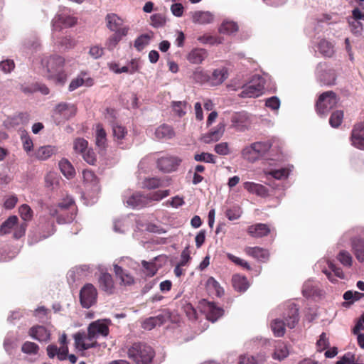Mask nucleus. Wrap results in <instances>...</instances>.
Wrapping results in <instances>:
<instances>
[{
	"label": "nucleus",
	"instance_id": "obj_1",
	"mask_svg": "<svg viewBox=\"0 0 364 364\" xmlns=\"http://www.w3.org/2000/svg\"><path fill=\"white\" fill-rule=\"evenodd\" d=\"M107 320H97L90 323L87 327V333L78 332L74 335L75 346L79 350H85L99 346L97 338L107 337L109 333Z\"/></svg>",
	"mask_w": 364,
	"mask_h": 364
},
{
	"label": "nucleus",
	"instance_id": "obj_2",
	"mask_svg": "<svg viewBox=\"0 0 364 364\" xmlns=\"http://www.w3.org/2000/svg\"><path fill=\"white\" fill-rule=\"evenodd\" d=\"M243 77L244 75H240L232 80L231 83H229V90L236 91L238 89H242L238 94L241 98H255L262 95L266 81L264 76L255 75L249 83H245Z\"/></svg>",
	"mask_w": 364,
	"mask_h": 364
},
{
	"label": "nucleus",
	"instance_id": "obj_3",
	"mask_svg": "<svg viewBox=\"0 0 364 364\" xmlns=\"http://www.w3.org/2000/svg\"><path fill=\"white\" fill-rule=\"evenodd\" d=\"M42 65L46 71V77L55 84L64 85L67 81V73L64 70L65 60L63 56L52 55L42 60Z\"/></svg>",
	"mask_w": 364,
	"mask_h": 364
},
{
	"label": "nucleus",
	"instance_id": "obj_4",
	"mask_svg": "<svg viewBox=\"0 0 364 364\" xmlns=\"http://www.w3.org/2000/svg\"><path fill=\"white\" fill-rule=\"evenodd\" d=\"M283 320L275 318L271 323V328L277 337H282L285 333V326L294 328L299 321V309L294 303L287 305V308L283 314Z\"/></svg>",
	"mask_w": 364,
	"mask_h": 364
},
{
	"label": "nucleus",
	"instance_id": "obj_5",
	"mask_svg": "<svg viewBox=\"0 0 364 364\" xmlns=\"http://www.w3.org/2000/svg\"><path fill=\"white\" fill-rule=\"evenodd\" d=\"M127 355L136 364H152L155 351L149 345L135 343L128 349Z\"/></svg>",
	"mask_w": 364,
	"mask_h": 364
},
{
	"label": "nucleus",
	"instance_id": "obj_6",
	"mask_svg": "<svg viewBox=\"0 0 364 364\" xmlns=\"http://www.w3.org/2000/svg\"><path fill=\"white\" fill-rule=\"evenodd\" d=\"M74 200L71 198H66L57 205L48 207L49 214L55 217L59 224L68 223L74 219L73 214L68 213L70 208H73Z\"/></svg>",
	"mask_w": 364,
	"mask_h": 364
},
{
	"label": "nucleus",
	"instance_id": "obj_7",
	"mask_svg": "<svg viewBox=\"0 0 364 364\" xmlns=\"http://www.w3.org/2000/svg\"><path fill=\"white\" fill-rule=\"evenodd\" d=\"M337 102L336 95L333 91L322 93L316 105L318 114L321 117L326 116L336 105Z\"/></svg>",
	"mask_w": 364,
	"mask_h": 364
},
{
	"label": "nucleus",
	"instance_id": "obj_8",
	"mask_svg": "<svg viewBox=\"0 0 364 364\" xmlns=\"http://www.w3.org/2000/svg\"><path fill=\"white\" fill-rule=\"evenodd\" d=\"M58 341L61 346L60 348H58L57 346L53 344L48 345L46 348L47 354L50 358H53L55 356H57L59 360H65L67 359V355L68 353L66 334H62L59 338Z\"/></svg>",
	"mask_w": 364,
	"mask_h": 364
},
{
	"label": "nucleus",
	"instance_id": "obj_9",
	"mask_svg": "<svg viewBox=\"0 0 364 364\" xmlns=\"http://www.w3.org/2000/svg\"><path fill=\"white\" fill-rule=\"evenodd\" d=\"M97 292L92 284H86L80 291V301L83 308L88 309L97 301Z\"/></svg>",
	"mask_w": 364,
	"mask_h": 364
},
{
	"label": "nucleus",
	"instance_id": "obj_10",
	"mask_svg": "<svg viewBox=\"0 0 364 364\" xmlns=\"http://www.w3.org/2000/svg\"><path fill=\"white\" fill-rule=\"evenodd\" d=\"M316 76L321 83L326 85H333L336 80L334 70L328 68L324 63H320L316 66Z\"/></svg>",
	"mask_w": 364,
	"mask_h": 364
},
{
	"label": "nucleus",
	"instance_id": "obj_11",
	"mask_svg": "<svg viewBox=\"0 0 364 364\" xmlns=\"http://www.w3.org/2000/svg\"><path fill=\"white\" fill-rule=\"evenodd\" d=\"M76 106L67 102H60L54 109V114L58 115L63 120L70 119L76 114Z\"/></svg>",
	"mask_w": 364,
	"mask_h": 364
},
{
	"label": "nucleus",
	"instance_id": "obj_12",
	"mask_svg": "<svg viewBox=\"0 0 364 364\" xmlns=\"http://www.w3.org/2000/svg\"><path fill=\"white\" fill-rule=\"evenodd\" d=\"M232 127L237 131H245L250 126V119L247 112L234 114L231 117Z\"/></svg>",
	"mask_w": 364,
	"mask_h": 364
},
{
	"label": "nucleus",
	"instance_id": "obj_13",
	"mask_svg": "<svg viewBox=\"0 0 364 364\" xmlns=\"http://www.w3.org/2000/svg\"><path fill=\"white\" fill-rule=\"evenodd\" d=\"M106 21L107 28L114 33H117L122 30L125 31V33H128L129 27L124 25L123 20L115 14H108L106 16Z\"/></svg>",
	"mask_w": 364,
	"mask_h": 364
},
{
	"label": "nucleus",
	"instance_id": "obj_14",
	"mask_svg": "<svg viewBox=\"0 0 364 364\" xmlns=\"http://www.w3.org/2000/svg\"><path fill=\"white\" fill-rule=\"evenodd\" d=\"M226 124L224 122H220L217 127L212 129L202 136V140L205 144L218 141L223 135L225 131Z\"/></svg>",
	"mask_w": 364,
	"mask_h": 364
},
{
	"label": "nucleus",
	"instance_id": "obj_15",
	"mask_svg": "<svg viewBox=\"0 0 364 364\" xmlns=\"http://www.w3.org/2000/svg\"><path fill=\"white\" fill-rule=\"evenodd\" d=\"M181 160L173 156L161 157L157 161L158 168L164 172L175 171L179 165Z\"/></svg>",
	"mask_w": 364,
	"mask_h": 364
},
{
	"label": "nucleus",
	"instance_id": "obj_16",
	"mask_svg": "<svg viewBox=\"0 0 364 364\" xmlns=\"http://www.w3.org/2000/svg\"><path fill=\"white\" fill-rule=\"evenodd\" d=\"M53 27L55 30L60 31L63 28L72 27L77 23V18L63 14L57 15L53 20Z\"/></svg>",
	"mask_w": 364,
	"mask_h": 364
},
{
	"label": "nucleus",
	"instance_id": "obj_17",
	"mask_svg": "<svg viewBox=\"0 0 364 364\" xmlns=\"http://www.w3.org/2000/svg\"><path fill=\"white\" fill-rule=\"evenodd\" d=\"M328 269H323L322 272L326 274L328 280L332 283L338 282L337 278L343 279H345V274L341 267H337L332 262H328Z\"/></svg>",
	"mask_w": 364,
	"mask_h": 364
},
{
	"label": "nucleus",
	"instance_id": "obj_18",
	"mask_svg": "<svg viewBox=\"0 0 364 364\" xmlns=\"http://www.w3.org/2000/svg\"><path fill=\"white\" fill-rule=\"evenodd\" d=\"M28 335L40 342H47L50 340L49 331L43 326H34L29 329Z\"/></svg>",
	"mask_w": 364,
	"mask_h": 364
},
{
	"label": "nucleus",
	"instance_id": "obj_19",
	"mask_svg": "<svg viewBox=\"0 0 364 364\" xmlns=\"http://www.w3.org/2000/svg\"><path fill=\"white\" fill-rule=\"evenodd\" d=\"M193 23L209 24L214 20V15L210 11H196L190 13Z\"/></svg>",
	"mask_w": 364,
	"mask_h": 364
},
{
	"label": "nucleus",
	"instance_id": "obj_20",
	"mask_svg": "<svg viewBox=\"0 0 364 364\" xmlns=\"http://www.w3.org/2000/svg\"><path fill=\"white\" fill-rule=\"evenodd\" d=\"M126 203L133 208H142L148 205V198L146 195L136 192L127 199Z\"/></svg>",
	"mask_w": 364,
	"mask_h": 364
},
{
	"label": "nucleus",
	"instance_id": "obj_21",
	"mask_svg": "<svg viewBox=\"0 0 364 364\" xmlns=\"http://www.w3.org/2000/svg\"><path fill=\"white\" fill-rule=\"evenodd\" d=\"M99 287L100 288L107 293L112 294L114 291V285L112 277L109 273H102L99 277Z\"/></svg>",
	"mask_w": 364,
	"mask_h": 364
},
{
	"label": "nucleus",
	"instance_id": "obj_22",
	"mask_svg": "<svg viewBox=\"0 0 364 364\" xmlns=\"http://www.w3.org/2000/svg\"><path fill=\"white\" fill-rule=\"evenodd\" d=\"M204 311L206 314V318L208 320L214 322L217 321L223 314V311L217 307L214 303L205 302Z\"/></svg>",
	"mask_w": 364,
	"mask_h": 364
},
{
	"label": "nucleus",
	"instance_id": "obj_23",
	"mask_svg": "<svg viewBox=\"0 0 364 364\" xmlns=\"http://www.w3.org/2000/svg\"><path fill=\"white\" fill-rule=\"evenodd\" d=\"M205 288L208 293L211 296L221 297L225 294L224 289L220 286L219 282L212 277L208 279Z\"/></svg>",
	"mask_w": 364,
	"mask_h": 364
},
{
	"label": "nucleus",
	"instance_id": "obj_24",
	"mask_svg": "<svg viewBox=\"0 0 364 364\" xmlns=\"http://www.w3.org/2000/svg\"><path fill=\"white\" fill-rule=\"evenodd\" d=\"M271 232L269 226L264 223H257L248 228L249 234L254 237H262Z\"/></svg>",
	"mask_w": 364,
	"mask_h": 364
},
{
	"label": "nucleus",
	"instance_id": "obj_25",
	"mask_svg": "<svg viewBox=\"0 0 364 364\" xmlns=\"http://www.w3.org/2000/svg\"><path fill=\"white\" fill-rule=\"evenodd\" d=\"M155 136L157 139H170L175 136V132L172 127L163 124L155 130Z\"/></svg>",
	"mask_w": 364,
	"mask_h": 364
},
{
	"label": "nucleus",
	"instance_id": "obj_26",
	"mask_svg": "<svg viewBox=\"0 0 364 364\" xmlns=\"http://www.w3.org/2000/svg\"><path fill=\"white\" fill-rule=\"evenodd\" d=\"M107 133L102 124H97L95 130V144L100 149H105L107 145Z\"/></svg>",
	"mask_w": 364,
	"mask_h": 364
},
{
	"label": "nucleus",
	"instance_id": "obj_27",
	"mask_svg": "<svg viewBox=\"0 0 364 364\" xmlns=\"http://www.w3.org/2000/svg\"><path fill=\"white\" fill-rule=\"evenodd\" d=\"M245 252L248 255L257 259L259 261L263 262H266L268 259L269 255V252L267 250L259 247H247L245 249Z\"/></svg>",
	"mask_w": 364,
	"mask_h": 364
},
{
	"label": "nucleus",
	"instance_id": "obj_28",
	"mask_svg": "<svg viewBox=\"0 0 364 364\" xmlns=\"http://www.w3.org/2000/svg\"><path fill=\"white\" fill-rule=\"evenodd\" d=\"M208 56L206 50L203 48H194L188 55V60L193 64L201 63Z\"/></svg>",
	"mask_w": 364,
	"mask_h": 364
},
{
	"label": "nucleus",
	"instance_id": "obj_29",
	"mask_svg": "<svg viewBox=\"0 0 364 364\" xmlns=\"http://www.w3.org/2000/svg\"><path fill=\"white\" fill-rule=\"evenodd\" d=\"M244 188L250 193L256 194L260 197H265L268 195V189L263 185L254 182H245Z\"/></svg>",
	"mask_w": 364,
	"mask_h": 364
},
{
	"label": "nucleus",
	"instance_id": "obj_30",
	"mask_svg": "<svg viewBox=\"0 0 364 364\" xmlns=\"http://www.w3.org/2000/svg\"><path fill=\"white\" fill-rule=\"evenodd\" d=\"M232 287L239 292H245L250 287V283L245 276L235 274L232 278Z\"/></svg>",
	"mask_w": 364,
	"mask_h": 364
},
{
	"label": "nucleus",
	"instance_id": "obj_31",
	"mask_svg": "<svg viewBox=\"0 0 364 364\" xmlns=\"http://www.w3.org/2000/svg\"><path fill=\"white\" fill-rule=\"evenodd\" d=\"M352 248L356 259L360 262H364V240L354 238L351 241Z\"/></svg>",
	"mask_w": 364,
	"mask_h": 364
},
{
	"label": "nucleus",
	"instance_id": "obj_32",
	"mask_svg": "<svg viewBox=\"0 0 364 364\" xmlns=\"http://www.w3.org/2000/svg\"><path fill=\"white\" fill-rule=\"evenodd\" d=\"M56 151L55 146H43L38 148L35 151V157L41 161H45L49 159Z\"/></svg>",
	"mask_w": 364,
	"mask_h": 364
},
{
	"label": "nucleus",
	"instance_id": "obj_33",
	"mask_svg": "<svg viewBox=\"0 0 364 364\" xmlns=\"http://www.w3.org/2000/svg\"><path fill=\"white\" fill-rule=\"evenodd\" d=\"M290 170L287 168H281L278 169H271L265 171L267 178L269 179L270 177L277 180H283L288 178Z\"/></svg>",
	"mask_w": 364,
	"mask_h": 364
},
{
	"label": "nucleus",
	"instance_id": "obj_34",
	"mask_svg": "<svg viewBox=\"0 0 364 364\" xmlns=\"http://www.w3.org/2000/svg\"><path fill=\"white\" fill-rule=\"evenodd\" d=\"M318 291V284L313 280H307L304 282L302 287V294L306 298L317 294Z\"/></svg>",
	"mask_w": 364,
	"mask_h": 364
},
{
	"label": "nucleus",
	"instance_id": "obj_35",
	"mask_svg": "<svg viewBox=\"0 0 364 364\" xmlns=\"http://www.w3.org/2000/svg\"><path fill=\"white\" fill-rule=\"evenodd\" d=\"M112 132L114 140L118 144H122L123 143V140L127 135V130L126 127L117 124H114L112 125Z\"/></svg>",
	"mask_w": 364,
	"mask_h": 364
},
{
	"label": "nucleus",
	"instance_id": "obj_36",
	"mask_svg": "<svg viewBox=\"0 0 364 364\" xmlns=\"http://www.w3.org/2000/svg\"><path fill=\"white\" fill-rule=\"evenodd\" d=\"M59 168L62 173L67 178H72L75 175V171L71 163L67 159H62L59 162Z\"/></svg>",
	"mask_w": 364,
	"mask_h": 364
},
{
	"label": "nucleus",
	"instance_id": "obj_37",
	"mask_svg": "<svg viewBox=\"0 0 364 364\" xmlns=\"http://www.w3.org/2000/svg\"><path fill=\"white\" fill-rule=\"evenodd\" d=\"M127 35V33H125L124 30L120 31L119 33H114L106 41L105 46L109 50H112L122 40V37Z\"/></svg>",
	"mask_w": 364,
	"mask_h": 364
},
{
	"label": "nucleus",
	"instance_id": "obj_38",
	"mask_svg": "<svg viewBox=\"0 0 364 364\" xmlns=\"http://www.w3.org/2000/svg\"><path fill=\"white\" fill-rule=\"evenodd\" d=\"M271 146L272 144L269 141H257L252 144L249 150H255L261 157L270 149Z\"/></svg>",
	"mask_w": 364,
	"mask_h": 364
},
{
	"label": "nucleus",
	"instance_id": "obj_39",
	"mask_svg": "<svg viewBox=\"0 0 364 364\" xmlns=\"http://www.w3.org/2000/svg\"><path fill=\"white\" fill-rule=\"evenodd\" d=\"M114 270L115 274L120 278L122 283L124 284L131 285L134 283V280L133 277L126 273L121 267L115 264L114 266Z\"/></svg>",
	"mask_w": 364,
	"mask_h": 364
},
{
	"label": "nucleus",
	"instance_id": "obj_40",
	"mask_svg": "<svg viewBox=\"0 0 364 364\" xmlns=\"http://www.w3.org/2000/svg\"><path fill=\"white\" fill-rule=\"evenodd\" d=\"M289 355V350L287 346L283 342H278L275 346V350L273 354V358L282 360L287 358Z\"/></svg>",
	"mask_w": 364,
	"mask_h": 364
},
{
	"label": "nucleus",
	"instance_id": "obj_41",
	"mask_svg": "<svg viewBox=\"0 0 364 364\" xmlns=\"http://www.w3.org/2000/svg\"><path fill=\"white\" fill-rule=\"evenodd\" d=\"M18 219L17 216H10L6 220H5L0 227L1 235H6L11 232L15 225H17Z\"/></svg>",
	"mask_w": 364,
	"mask_h": 364
},
{
	"label": "nucleus",
	"instance_id": "obj_42",
	"mask_svg": "<svg viewBox=\"0 0 364 364\" xmlns=\"http://www.w3.org/2000/svg\"><path fill=\"white\" fill-rule=\"evenodd\" d=\"M318 50L326 57H331L334 53L333 45L326 39H323L319 42Z\"/></svg>",
	"mask_w": 364,
	"mask_h": 364
},
{
	"label": "nucleus",
	"instance_id": "obj_43",
	"mask_svg": "<svg viewBox=\"0 0 364 364\" xmlns=\"http://www.w3.org/2000/svg\"><path fill=\"white\" fill-rule=\"evenodd\" d=\"M265 360L264 355H258L257 357L250 355H242L240 356L238 364H259Z\"/></svg>",
	"mask_w": 364,
	"mask_h": 364
},
{
	"label": "nucleus",
	"instance_id": "obj_44",
	"mask_svg": "<svg viewBox=\"0 0 364 364\" xmlns=\"http://www.w3.org/2000/svg\"><path fill=\"white\" fill-rule=\"evenodd\" d=\"M198 40L204 44H210V45H218L223 43L224 41L223 38L220 36H210V35H203L200 36Z\"/></svg>",
	"mask_w": 364,
	"mask_h": 364
},
{
	"label": "nucleus",
	"instance_id": "obj_45",
	"mask_svg": "<svg viewBox=\"0 0 364 364\" xmlns=\"http://www.w3.org/2000/svg\"><path fill=\"white\" fill-rule=\"evenodd\" d=\"M163 186V180L159 178H146L143 182V187L149 190L156 189Z\"/></svg>",
	"mask_w": 364,
	"mask_h": 364
},
{
	"label": "nucleus",
	"instance_id": "obj_46",
	"mask_svg": "<svg viewBox=\"0 0 364 364\" xmlns=\"http://www.w3.org/2000/svg\"><path fill=\"white\" fill-rule=\"evenodd\" d=\"M73 149L82 155L88 149V141L83 138H77L73 141Z\"/></svg>",
	"mask_w": 364,
	"mask_h": 364
},
{
	"label": "nucleus",
	"instance_id": "obj_47",
	"mask_svg": "<svg viewBox=\"0 0 364 364\" xmlns=\"http://www.w3.org/2000/svg\"><path fill=\"white\" fill-rule=\"evenodd\" d=\"M170 194L169 190L157 191L154 193L146 195L148 198V205L151 201H159L163 198L167 197Z\"/></svg>",
	"mask_w": 364,
	"mask_h": 364
},
{
	"label": "nucleus",
	"instance_id": "obj_48",
	"mask_svg": "<svg viewBox=\"0 0 364 364\" xmlns=\"http://www.w3.org/2000/svg\"><path fill=\"white\" fill-rule=\"evenodd\" d=\"M337 259L345 267H350L352 265V256L346 250L341 251L337 255Z\"/></svg>",
	"mask_w": 364,
	"mask_h": 364
},
{
	"label": "nucleus",
	"instance_id": "obj_49",
	"mask_svg": "<svg viewBox=\"0 0 364 364\" xmlns=\"http://www.w3.org/2000/svg\"><path fill=\"white\" fill-rule=\"evenodd\" d=\"M142 267L144 268V272L146 276L151 277L156 274L158 271L156 264L154 262H149L145 260L141 262Z\"/></svg>",
	"mask_w": 364,
	"mask_h": 364
},
{
	"label": "nucleus",
	"instance_id": "obj_50",
	"mask_svg": "<svg viewBox=\"0 0 364 364\" xmlns=\"http://www.w3.org/2000/svg\"><path fill=\"white\" fill-rule=\"evenodd\" d=\"M187 106L186 102L182 101H173L172 102V107L175 114L181 117L184 116L186 113V109Z\"/></svg>",
	"mask_w": 364,
	"mask_h": 364
},
{
	"label": "nucleus",
	"instance_id": "obj_51",
	"mask_svg": "<svg viewBox=\"0 0 364 364\" xmlns=\"http://www.w3.org/2000/svg\"><path fill=\"white\" fill-rule=\"evenodd\" d=\"M150 36L148 34H143L139 36L134 41V47L138 51L142 50L149 43Z\"/></svg>",
	"mask_w": 364,
	"mask_h": 364
},
{
	"label": "nucleus",
	"instance_id": "obj_52",
	"mask_svg": "<svg viewBox=\"0 0 364 364\" xmlns=\"http://www.w3.org/2000/svg\"><path fill=\"white\" fill-rule=\"evenodd\" d=\"M225 73L223 70H215L211 77H209V81L212 85H217L220 84L224 80Z\"/></svg>",
	"mask_w": 364,
	"mask_h": 364
},
{
	"label": "nucleus",
	"instance_id": "obj_53",
	"mask_svg": "<svg viewBox=\"0 0 364 364\" xmlns=\"http://www.w3.org/2000/svg\"><path fill=\"white\" fill-rule=\"evenodd\" d=\"M21 350L26 354L36 355L38 353L39 346L33 342L26 341L22 345Z\"/></svg>",
	"mask_w": 364,
	"mask_h": 364
},
{
	"label": "nucleus",
	"instance_id": "obj_54",
	"mask_svg": "<svg viewBox=\"0 0 364 364\" xmlns=\"http://www.w3.org/2000/svg\"><path fill=\"white\" fill-rule=\"evenodd\" d=\"M343 112L341 110L333 112L330 117L329 123L332 127H338L342 122Z\"/></svg>",
	"mask_w": 364,
	"mask_h": 364
},
{
	"label": "nucleus",
	"instance_id": "obj_55",
	"mask_svg": "<svg viewBox=\"0 0 364 364\" xmlns=\"http://www.w3.org/2000/svg\"><path fill=\"white\" fill-rule=\"evenodd\" d=\"M19 214L21 218L25 220L28 221L32 219L33 210L27 204H23L19 207Z\"/></svg>",
	"mask_w": 364,
	"mask_h": 364
},
{
	"label": "nucleus",
	"instance_id": "obj_56",
	"mask_svg": "<svg viewBox=\"0 0 364 364\" xmlns=\"http://www.w3.org/2000/svg\"><path fill=\"white\" fill-rule=\"evenodd\" d=\"M351 32L355 36H359L363 31V26L360 21L355 19L353 16L348 19Z\"/></svg>",
	"mask_w": 364,
	"mask_h": 364
},
{
	"label": "nucleus",
	"instance_id": "obj_57",
	"mask_svg": "<svg viewBox=\"0 0 364 364\" xmlns=\"http://www.w3.org/2000/svg\"><path fill=\"white\" fill-rule=\"evenodd\" d=\"M151 25L155 28L162 27L166 23L165 16L161 14H154L150 17Z\"/></svg>",
	"mask_w": 364,
	"mask_h": 364
},
{
	"label": "nucleus",
	"instance_id": "obj_58",
	"mask_svg": "<svg viewBox=\"0 0 364 364\" xmlns=\"http://www.w3.org/2000/svg\"><path fill=\"white\" fill-rule=\"evenodd\" d=\"M21 139L23 150L27 153L31 151L33 148V143L30 136L26 132H23L21 136Z\"/></svg>",
	"mask_w": 364,
	"mask_h": 364
},
{
	"label": "nucleus",
	"instance_id": "obj_59",
	"mask_svg": "<svg viewBox=\"0 0 364 364\" xmlns=\"http://www.w3.org/2000/svg\"><path fill=\"white\" fill-rule=\"evenodd\" d=\"M350 141L354 147L364 151V134H351Z\"/></svg>",
	"mask_w": 364,
	"mask_h": 364
},
{
	"label": "nucleus",
	"instance_id": "obj_60",
	"mask_svg": "<svg viewBox=\"0 0 364 364\" xmlns=\"http://www.w3.org/2000/svg\"><path fill=\"white\" fill-rule=\"evenodd\" d=\"M83 159L90 165H95L97 162V156L92 149L88 148L82 154Z\"/></svg>",
	"mask_w": 364,
	"mask_h": 364
},
{
	"label": "nucleus",
	"instance_id": "obj_61",
	"mask_svg": "<svg viewBox=\"0 0 364 364\" xmlns=\"http://www.w3.org/2000/svg\"><path fill=\"white\" fill-rule=\"evenodd\" d=\"M328 338L326 333H322L316 342L317 350L321 352L329 347Z\"/></svg>",
	"mask_w": 364,
	"mask_h": 364
},
{
	"label": "nucleus",
	"instance_id": "obj_62",
	"mask_svg": "<svg viewBox=\"0 0 364 364\" xmlns=\"http://www.w3.org/2000/svg\"><path fill=\"white\" fill-rule=\"evenodd\" d=\"M250 149V146L245 148L242 151V155L246 160L250 162H254L256 160H257L260 156L256 151H255V150H249Z\"/></svg>",
	"mask_w": 364,
	"mask_h": 364
},
{
	"label": "nucleus",
	"instance_id": "obj_63",
	"mask_svg": "<svg viewBox=\"0 0 364 364\" xmlns=\"http://www.w3.org/2000/svg\"><path fill=\"white\" fill-rule=\"evenodd\" d=\"M280 100L277 96L269 97L265 101L266 107L274 111H277L280 107Z\"/></svg>",
	"mask_w": 364,
	"mask_h": 364
},
{
	"label": "nucleus",
	"instance_id": "obj_64",
	"mask_svg": "<svg viewBox=\"0 0 364 364\" xmlns=\"http://www.w3.org/2000/svg\"><path fill=\"white\" fill-rule=\"evenodd\" d=\"M159 326L162 325L171 318V312L168 309H164L161 314L152 317Z\"/></svg>",
	"mask_w": 364,
	"mask_h": 364
}]
</instances>
